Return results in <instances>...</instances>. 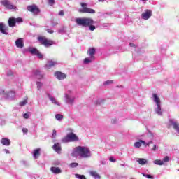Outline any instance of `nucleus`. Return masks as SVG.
I'll use <instances>...</instances> for the list:
<instances>
[{
    "mask_svg": "<svg viewBox=\"0 0 179 179\" xmlns=\"http://www.w3.org/2000/svg\"><path fill=\"white\" fill-rule=\"evenodd\" d=\"M27 10L29 12H31L34 15H38V13H40V9L38 8V7H37V6L34 4L31 6H28Z\"/></svg>",
    "mask_w": 179,
    "mask_h": 179,
    "instance_id": "8",
    "label": "nucleus"
},
{
    "mask_svg": "<svg viewBox=\"0 0 179 179\" xmlns=\"http://www.w3.org/2000/svg\"><path fill=\"white\" fill-rule=\"evenodd\" d=\"M113 123H115V120H113Z\"/></svg>",
    "mask_w": 179,
    "mask_h": 179,
    "instance_id": "51",
    "label": "nucleus"
},
{
    "mask_svg": "<svg viewBox=\"0 0 179 179\" xmlns=\"http://www.w3.org/2000/svg\"><path fill=\"white\" fill-rule=\"evenodd\" d=\"M87 54H88L91 59H94V54H96V49L94 48H89L87 51Z\"/></svg>",
    "mask_w": 179,
    "mask_h": 179,
    "instance_id": "11",
    "label": "nucleus"
},
{
    "mask_svg": "<svg viewBox=\"0 0 179 179\" xmlns=\"http://www.w3.org/2000/svg\"><path fill=\"white\" fill-rule=\"evenodd\" d=\"M55 78L59 79V80H62L63 79H66V74H65L61 71H56L55 73Z\"/></svg>",
    "mask_w": 179,
    "mask_h": 179,
    "instance_id": "9",
    "label": "nucleus"
},
{
    "mask_svg": "<svg viewBox=\"0 0 179 179\" xmlns=\"http://www.w3.org/2000/svg\"><path fill=\"white\" fill-rule=\"evenodd\" d=\"M169 122L171 125L173 127V129H175V131H176V132L179 134V123L178 122H174L173 120H170Z\"/></svg>",
    "mask_w": 179,
    "mask_h": 179,
    "instance_id": "13",
    "label": "nucleus"
},
{
    "mask_svg": "<svg viewBox=\"0 0 179 179\" xmlns=\"http://www.w3.org/2000/svg\"><path fill=\"white\" fill-rule=\"evenodd\" d=\"M66 97L69 103H73V101L75 100L73 98L70 99L69 96H68V95H66Z\"/></svg>",
    "mask_w": 179,
    "mask_h": 179,
    "instance_id": "35",
    "label": "nucleus"
},
{
    "mask_svg": "<svg viewBox=\"0 0 179 179\" xmlns=\"http://www.w3.org/2000/svg\"><path fill=\"white\" fill-rule=\"evenodd\" d=\"M75 22L78 26H81L82 27H90L91 31L96 30V26L94 24V21L90 17H82L76 18Z\"/></svg>",
    "mask_w": 179,
    "mask_h": 179,
    "instance_id": "1",
    "label": "nucleus"
},
{
    "mask_svg": "<svg viewBox=\"0 0 179 179\" xmlns=\"http://www.w3.org/2000/svg\"><path fill=\"white\" fill-rule=\"evenodd\" d=\"M109 160H110V162H112L113 163H115V162H117V160L115 159H114V157H110Z\"/></svg>",
    "mask_w": 179,
    "mask_h": 179,
    "instance_id": "43",
    "label": "nucleus"
},
{
    "mask_svg": "<svg viewBox=\"0 0 179 179\" xmlns=\"http://www.w3.org/2000/svg\"><path fill=\"white\" fill-rule=\"evenodd\" d=\"M142 145L146 148V146H150V145H153V141H151L146 143V142L143 141V140H139L138 141L134 143V148H139L142 146Z\"/></svg>",
    "mask_w": 179,
    "mask_h": 179,
    "instance_id": "6",
    "label": "nucleus"
},
{
    "mask_svg": "<svg viewBox=\"0 0 179 179\" xmlns=\"http://www.w3.org/2000/svg\"><path fill=\"white\" fill-rule=\"evenodd\" d=\"M41 150V149H40V148L34 150L33 156L35 159H38V157H40V155H41L40 151Z\"/></svg>",
    "mask_w": 179,
    "mask_h": 179,
    "instance_id": "19",
    "label": "nucleus"
},
{
    "mask_svg": "<svg viewBox=\"0 0 179 179\" xmlns=\"http://www.w3.org/2000/svg\"><path fill=\"white\" fill-rule=\"evenodd\" d=\"M75 177L78 179H86V177H85V175H80L78 173L75 174Z\"/></svg>",
    "mask_w": 179,
    "mask_h": 179,
    "instance_id": "29",
    "label": "nucleus"
},
{
    "mask_svg": "<svg viewBox=\"0 0 179 179\" xmlns=\"http://www.w3.org/2000/svg\"><path fill=\"white\" fill-rule=\"evenodd\" d=\"M22 131L24 134H27V132H29V129H27V128H22Z\"/></svg>",
    "mask_w": 179,
    "mask_h": 179,
    "instance_id": "44",
    "label": "nucleus"
},
{
    "mask_svg": "<svg viewBox=\"0 0 179 179\" xmlns=\"http://www.w3.org/2000/svg\"><path fill=\"white\" fill-rule=\"evenodd\" d=\"M34 76L36 79H43V73H41V71L38 69L34 71Z\"/></svg>",
    "mask_w": 179,
    "mask_h": 179,
    "instance_id": "15",
    "label": "nucleus"
},
{
    "mask_svg": "<svg viewBox=\"0 0 179 179\" xmlns=\"http://www.w3.org/2000/svg\"><path fill=\"white\" fill-rule=\"evenodd\" d=\"M50 171L53 173L54 174H61L62 173V171L59 167L52 166L50 168Z\"/></svg>",
    "mask_w": 179,
    "mask_h": 179,
    "instance_id": "16",
    "label": "nucleus"
},
{
    "mask_svg": "<svg viewBox=\"0 0 179 179\" xmlns=\"http://www.w3.org/2000/svg\"><path fill=\"white\" fill-rule=\"evenodd\" d=\"M73 156H80L83 159H87L92 156V152L87 147L83 146H78L74 148V151L73 152Z\"/></svg>",
    "mask_w": 179,
    "mask_h": 179,
    "instance_id": "2",
    "label": "nucleus"
},
{
    "mask_svg": "<svg viewBox=\"0 0 179 179\" xmlns=\"http://www.w3.org/2000/svg\"><path fill=\"white\" fill-rule=\"evenodd\" d=\"M90 62H92V60L87 57L84 59V64H90Z\"/></svg>",
    "mask_w": 179,
    "mask_h": 179,
    "instance_id": "37",
    "label": "nucleus"
},
{
    "mask_svg": "<svg viewBox=\"0 0 179 179\" xmlns=\"http://www.w3.org/2000/svg\"><path fill=\"white\" fill-rule=\"evenodd\" d=\"M48 97H49V100H50V101H52V103H53V104H55L56 106H59V103L57 101V100H55V98L52 97V96H51V94H47Z\"/></svg>",
    "mask_w": 179,
    "mask_h": 179,
    "instance_id": "20",
    "label": "nucleus"
},
{
    "mask_svg": "<svg viewBox=\"0 0 179 179\" xmlns=\"http://www.w3.org/2000/svg\"><path fill=\"white\" fill-rule=\"evenodd\" d=\"M155 164H157V166H163L164 163H163V161L160 159H155L154 161Z\"/></svg>",
    "mask_w": 179,
    "mask_h": 179,
    "instance_id": "27",
    "label": "nucleus"
},
{
    "mask_svg": "<svg viewBox=\"0 0 179 179\" xmlns=\"http://www.w3.org/2000/svg\"><path fill=\"white\" fill-rule=\"evenodd\" d=\"M55 118L56 120H57L58 121H60V120H63L64 119V115H61V114H57L55 115Z\"/></svg>",
    "mask_w": 179,
    "mask_h": 179,
    "instance_id": "30",
    "label": "nucleus"
},
{
    "mask_svg": "<svg viewBox=\"0 0 179 179\" xmlns=\"http://www.w3.org/2000/svg\"><path fill=\"white\" fill-rule=\"evenodd\" d=\"M152 96H153V98H154V101H155V103H156V105L157 106L160 105L161 104L160 98H159L157 94H153Z\"/></svg>",
    "mask_w": 179,
    "mask_h": 179,
    "instance_id": "21",
    "label": "nucleus"
},
{
    "mask_svg": "<svg viewBox=\"0 0 179 179\" xmlns=\"http://www.w3.org/2000/svg\"><path fill=\"white\" fill-rule=\"evenodd\" d=\"M8 26H9V27H15V26H16L15 18L10 17L8 19Z\"/></svg>",
    "mask_w": 179,
    "mask_h": 179,
    "instance_id": "17",
    "label": "nucleus"
},
{
    "mask_svg": "<svg viewBox=\"0 0 179 179\" xmlns=\"http://www.w3.org/2000/svg\"><path fill=\"white\" fill-rule=\"evenodd\" d=\"M52 149L57 152V153H61V150H62V148H61V144L57 143H55L52 146Z\"/></svg>",
    "mask_w": 179,
    "mask_h": 179,
    "instance_id": "14",
    "label": "nucleus"
},
{
    "mask_svg": "<svg viewBox=\"0 0 179 179\" xmlns=\"http://www.w3.org/2000/svg\"><path fill=\"white\" fill-rule=\"evenodd\" d=\"M142 1H146V0H142Z\"/></svg>",
    "mask_w": 179,
    "mask_h": 179,
    "instance_id": "52",
    "label": "nucleus"
},
{
    "mask_svg": "<svg viewBox=\"0 0 179 179\" xmlns=\"http://www.w3.org/2000/svg\"><path fill=\"white\" fill-rule=\"evenodd\" d=\"M1 3L6 9H16V6H13L9 0H3L1 1Z\"/></svg>",
    "mask_w": 179,
    "mask_h": 179,
    "instance_id": "7",
    "label": "nucleus"
},
{
    "mask_svg": "<svg viewBox=\"0 0 179 179\" xmlns=\"http://www.w3.org/2000/svg\"><path fill=\"white\" fill-rule=\"evenodd\" d=\"M163 163H167L169 162H170V157H169V156H166L163 160H162Z\"/></svg>",
    "mask_w": 179,
    "mask_h": 179,
    "instance_id": "34",
    "label": "nucleus"
},
{
    "mask_svg": "<svg viewBox=\"0 0 179 179\" xmlns=\"http://www.w3.org/2000/svg\"><path fill=\"white\" fill-rule=\"evenodd\" d=\"M1 143L3 145V146H9L10 145V140L9 138H2L1 140Z\"/></svg>",
    "mask_w": 179,
    "mask_h": 179,
    "instance_id": "18",
    "label": "nucleus"
},
{
    "mask_svg": "<svg viewBox=\"0 0 179 179\" xmlns=\"http://www.w3.org/2000/svg\"><path fill=\"white\" fill-rule=\"evenodd\" d=\"M24 118H25V120H28L29 117H30V115H29V113H25L23 115Z\"/></svg>",
    "mask_w": 179,
    "mask_h": 179,
    "instance_id": "45",
    "label": "nucleus"
},
{
    "mask_svg": "<svg viewBox=\"0 0 179 179\" xmlns=\"http://www.w3.org/2000/svg\"><path fill=\"white\" fill-rule=\"evenodd\" d=\"M156 149H157V146H156L155 144H154V145H152V148L151 149V150H153V151L155 152V151H156Z\"/></svg>",
    "mask_w": 179,
    "mask_h": 179,
    "instance_id": "46",
    "label": "nucleus"
},
{
    "mask_svg": "<svg viewBox=\"0 0 179 179\" xmlns=\"http://www.w3.org/2000/svg\"><path fill=\"white\" fill-rule=\"evenodd\" d=\"M130 47H136L135 44L134 43H129Z\"/></svg>",
    "mask_w": 179,
    "mask_h": 179,
    "instance_id": "49",
    "label": "nucleus"
},
{
    "mask_svg": "<svg viewBox=\"0 0 179 179\" xmlns=\"http://www.w3.org/2000/svg\"><path fill=\"white\" fill-rule=\"evenodd\" d=\"M0 31L3 34H8L6 32V29L5 28V24L3 23H0Z\"/></svg>",
    "mask_w": 179,
    "mask_h": 179,
    "instance_id": "22",
    "label": "nucleus"
},
{
    "mask_svg": "<svg viewBox=\"0 0 179 179\" xmlns=\"http://www.w3.org/2000/svg\"><path fill=\"white\" fill-rule=\"evenodd\" d=\"M23 22V19L21 17L15 18V23H22Z\"/></svg>",
    "mask_w": 179,
    "mask_h": 179,
    "instance_id": "38",
    "label": "nucleus"
},
{
    "mask_svg": "<svg viewBox=\"0 0 179 179\" xmlns=\"http://www.w3.org/2000/svg\"><path fill=\"white\" fill-rule=\"evenodd\" d=\"M78 166H79V164L76 163V162H72L69 164V166L71 169H75V167H78Z\"/></svg>",
    "mask_w": 179,
    "mask_h": 179,
    "instance_id": "31",
    "label": "nucleus"
},
{
    "mask_svg": "<svg viewBox=\"0 0 179 179\" xmlns=\"http://www.w3.org/2000/svg\"><path fill=\"white\" fill-rule=\"evenodd\" d=\"M137 163H138L141 166H143V165L146 164V163H148V160H146V159H143V158H138L137 159Z\"/></svg>",
    "mask_w": 179,
    "mask_h": 179,
    "instance_id": "24",
    "label": "nucleus"
},
{
    "mask_svg": "<svg viewBox=\"0 0 179 179\" xmlns=\"http://www.w3.org/2000/svg\"><path fill=\"white\" fill-rule=\"evenodd\" d=\"M36 86H37L38 90H40V89H41V87H43V83L36 82Z\"/></svg>",
    "mask_w": 179,
    "mask_h": 179,
    "instance_id": "32",
    "label": "nucleus"
},
{
    "mask_svg": "<svg viewBox=\"0 0 179 179\" xmlns=\"http://www.w3.org/2000/svg\"><path fill=\"white\" fill-rule=\"evenodd\" d=\"M27 104V99H25L20 102V106H21V107H23V106H26Z\"/></svg>",
    "mask_w": 179,
    "mask_h": 179,
    "instance_id": "33",
    "label": "nucleus"
},
{
    "mask_svg": "<svg viewBox=\"0 0 179 179\" xmlns=\"http://www.w3.org/2000/svg\"><path fill=\"white\" fill-rule=\"evenodd\" d=\"M29 52H31L34 55H36V54L38 52V50L34 48L29 50Z\"/></svg>",
    "mask_w": 179,
    "mask_h": 179,
    "instance_id": "28",
    "label": "nucleus"
},
{
    "mask_svg": "<svg viewBox=\"0 0 179 179\" xmlns=\"http://www.w3.org/2000/svg\"><path fill=\"white\" fill-rule=\"evenodd\" d=\"M56 136H57V131L53 130L52 134V138H55Z\"/></svg>",
    "mask_w": 179,
    "mask_h": 179,
    "instance_id": "42",
    "label": "nucleus"
},
{
    "mask_svg": "<svg viewBox=\"0 0 179 179\" xmlns=\"http://www.w3.org/2000/svg\"><path fill=\"white\" fill-rule=\"evenodd\" d=\"M64 10H61V11L59 13V16H64Z\"/></svg>",
    "mask_w": 179,
    "mask_h": 179,
    "instance_id": "48",
    "label": "nucleus"
},
{
    "mask_svg": "<svg viewBox=\"0 0 179 179\" xmlns=\"http://www.w3.org/2000/svg\"><path fill=\"white\" fill-rule=\"evenodd\" d=\"M47 32L50 33V34H52V33H54V31L52 29H47Z\"/></svg>",
    "mask_w": 179,
    "mask_h": 179,
    "instance_id": "47",
    "label": "nucleus"
},
{
    "mask_svg": "<svg viewBox=\"0 0 179 179\" xmlns=\"http://www.w3.org/2000/svg\"><path fill=\"white\" fill-rule=\"evenodd\" d=\"M141 17L144 20H148V19H150L152 17V10H147L145 13H143L141 14Z\"/></svg>",
    "mask_w": 179,
    "mask_h": 179,
    "instance_id": "10",
    "label": "nucleus"
},
{
    "mask_svg": "<svg viewBox=\"0 0 179 179\" xmlns=\"http://www.w3.org/2000/svg\"><path fill=\"white\" fill-rule=\"evenodd\" d=\"M38 41H39L40 44L47 48L51 47L54 44V41L50 40L45 36H38Z\"/></svg>",
    "mask_w": 179,
    "mask_h": 179,
    "instance_id": "4",
    "label": "nucleus"
},
{
    "mask_svg": "<svg viewBox=\"0 0 179 179\" xmlns=\"http://www.w3.org/2000/svg\"><path fill=\"white\" fill-rule=\"evenodd\" d=\"M55 65H57V62L50 61L46 64V68L50 69V68H52Z\"/></svg>",
    "mask_w": 179,
    "mask_h": 179,
    "instance_id": "23",
    "label": "nucleus"
},
{
    "mask_svg": "<svg viewBox=\"0 0 179 179\" xmlns=\"http://www.w3.org/2000/svg\"><path fill=\"white\" fill-rule=\"evenodd\" d=\"M36 55H37L38 58H39L40 59L43 58V54H41V52H40V51L38 50Z\"/></svg>",
    "mask_w": 179,
    "mask_h": 179,
    "instance_id": "39",
    "label": "nucleus"
},
{
    "mask_svg": "<svg viewBox=\"0 0 179 179\" xmlns=\"http://www.w3.org/2000/svg\"><path fill=\"white\" fill-rule=\"evenodd\" d=\"M81 5V9L78 10V12L80 13H91V14H94L96 13V10L92 8H87V3H80Z\"/></svg>",
    "mask_w": 179,
    "mask_h": 179,
    "instance_id": "5",
    "label": "nucleus"
},
{
    "mask_svg": "<svg viewBox=\"0 0 179 179\" xmlns=\"http://www.w3.org/2000/svg\"><path fill=\"white\" fill-rule=\"evenodd\" d=\"M143 177H146L147 178H149V179H153L154 178L153 176H152V175L143 173Z\"/></svg>",
    "mask_w": 179,
    "mask_h": 179,
    "instance_id": "36",
    "label": "nucleus"
},
{
    "mask_svg": "<svg viewBox=\"0 0 179 179\" xmlns=\"http://www.w3.org/2000/svg\"><path fill=\"white\" fill-rule=\"evenodd\" d=\"M48 3L50 6H52L55 3V0H48Z\"/></svg>",
    "mask_w": 179,
    "mask_h": 179,
    "instance_id": "40",
    "label": "nucleus"
},
{
    "mask_svg": "<svg viewBox=\"0 0 179 179\" xmlns=\"http://www.w3.org/2000/svg\"><path fill=\"white\" fill-rule=\"evenodd\" d=\"M114 82L113 80H107L106 81L103 85H111V83H113Z\"/></svg>",
    "mask_w": 179,
    "mask_h": 179,
    "instance_id": "41",
    "label": "nucleus"
},
{
    "mask_svg": "<svg viewBox=\"0 0 179 179\" xmlns=\"http://www.w3.org/2000/svg\"><path fill=\"white\" fill-rule=\"evenodd\" d=\"M157 114H158L159 115H162V114H163L162 113V107L160 106V105H157V108L155 110Z\"/></svg>",
    "mask_w": 179,
    "mask_h": 179,
    "instance_id": "26",
    "label": "nucleus"
},
{
    "mask_svg": "<svg viewBox=\"0 0 179 179\" xmlns=\"http://www.w3.org/2000/svg\"><path fill=\"white\" fill-rule=\"evenodd\" d=\"M15 45L17 48H23L24 47V43L23 42V38H20L16 40Z\"/></svg>",
    "mask_w": 179,
    "mask_h": 179,
    "instance_id": "12",
    "label": "nucleus"
},
{
    "mask_svg": "<svg viewBox=\"0 0 179 179\" xmlns=\"http://www.w3.org/2000/svg\"><path fill=\"white\" fill-rule=\"evenodd\" d=\"M79 141V138L76 134L73 133H69L66 135V136L64 137L62 140L63 143H68L69 142H78Z\"/></svg>",
    "mask_w": 179,
    "mask_h": 179,
    "instance_id": "3",
    "label": "nucleus"
},
{
    "mask_svg": "<svg viewBox=\"0 0 179 179\" xmlns=\"http://www.w3.org/2000/svg\"><path fill=\"white\" fill-rule=\"evenodd\" d=\"M91 176H92V177H94L95 179H100V175H99V173H97V172L94 171H92L90 172Z\"/></svg>",
    "mask_w": 179,
    "mask_h": 179,
    "instance_id": "25",
    "label": "nucleus"
},
{
    "mask_svg": "<svg viewBox=\"0 0 179 179\" xmlns=\"http://www.w3.org/2000/svg\"><path fill=\"white\" fill-rule=\"evenodd\" d=\"M99 2H104V0H99Z\"/></svg>",
    "mask_w": 179,
    "mask_h": 179,
    "instance_id": "50",
    "label": "nucleus"
}]
</instances>
